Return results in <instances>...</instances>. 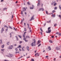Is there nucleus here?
Returning a JSON list of instances; mask_svg holds the SVG:
<instances>
[{
	"label": "nucleus",
	"mask_w": 61,
	"mask_h": 61,
	"mask_svg": "<svg viewBox=\"0 0 61 61\" xmlns=\"http://www.w3.org/2000/svg\"><path fill=\"white\" fill-rule=\"evenodd\" d=\"M36 41H35L34 42H32V43H31V45L32 46H36Z\"/></svg>",
	"instance_id": "obj_1"
},
{
	"label": "nucleus",
	"mask_w": 61,
	"mask_h": 61,
	"mask_svg": "<svg viewBox=\"0 0 61 61\" xmlns=\"http://www.w3.org/2000/svg\"><path fill=\"white\" fill-rule=\"evenodd\" d=\"M13 45H11L9 47H8V49H12L13 48Z\"/></svg>",
	"instance_id": "obj_2"
},
{
	"label": "nucleus",
	"mask_w": 61,
	"mask_h": 61,
	"mask_svg": "<svg viewBox=\"0 0 61 61\" xmlns=\"http://www.w3.org/2000/svg\"><path fill=\"white\" fill-rule=\"evenodd\" d=\"M34 15L32 16L31 18L30 19V21H32V20H34L35 19L34 18Z\"/></svg>",
	"instance_id": "obj_3"
},
{
	"label": "nucleus",
	"mask_w": 61,
	"mask_h": 61,
	"mask_svg": "<svg viewBox=\"0 0 61 61\" xmlns=\"http://www.w3.org/2000/svg\"><path fill=\"white\" fill-rule=\"evenodd\" d=\"M48 31H46L47 33H50L51 32V30L50 29V30H48Z\"/></svg>",
	"instance_id": "obj_4"
},
{
	"label": "nucleus",
	"mask_w": 61,
	"mask_h": 61,
	"mask_svg": "<svg viewBox=\"0 0 61 61\" xmlns=\"http://www.w3.org/2000/svg\"><path fill=\"white\" fill-rule=\"evenodd\" d=\"M56 49L57 50H60V48L59 47H56Z\"/></svg>",
	"instance_id": "obj_5"
},
{
	"label": "nucleus",
	"mask_w": 61,
	"mask_h": 61,
	"mask_svg": "<svg viewBox=\"0 0 61 61\" xmlns=\"http://www.w3.org/2000/svg\"><path fill=\"white\" fill-rule=\"evenodd\" d=\"M23 12H25V11H26V9H25V8L24 7L23 8Z\"/></svg>",
	"instance_id": "obj_6"
},
{
	"label": "nucleus",
	"mask_w": 61,
	"mask_h": 61,
	"mask_svg": "<svg viewBox=\"0 0 61 61\" xmlns=\"http://www.w3.org/2000/svg\"><path fill=\"white\" fill-rule=\"evenodd\" d=\"M28 51H29V47L28 46L26 47Z\"/></svg>",
	"instance_id": "obj_7"
},
{
	"label": "nucleus",
	"mask_w": 61,
	"mask_h": 61,
	"mask_svg": "<svg viewBox=\"0 0 61 61\" xmlns=\"http://www.w3.org/2000/svg\"><path fill=\"white\" fill-rule=\"evenodd\" d=\"M47 50H51V49L50 47L48 46V47Z\"/></svg>",
	"instance_id": "obj_8"
},
{
	"label": "nucleus",
	"mask_w": 61,
	"mask_h": 61,
	"mask_svg": "<svg viewBox=\"0 0 61 61\" xmlns=\"http://www.w3.org/2000/svg\"><path fill=\"white\" fill-rule=\"evenodd\" d=\"M35 56H39V54H38V53H37L35 54Z\"/></svg>",
	"instance_id": "obj_9"
},
{
	"label": "nucleus",
	"mask_w": 61,
	"mask_h": 61,
	"mask_svg": "<svg viewBox=\"0 0 61 61\" xmlns=\"http://www.w3.org/2000/svg\"><path fill=\"white\" fill-rule=\"evenodd\" d=\"M4 28H2L1 30V33H3V32L4 31Z\"/></svg>",
	"instance_id": "obj_10"
},
{
	"label": "nucleus",
	"mask_w": 61,
	"mask_h": 61,
	"mask_svg": "<svg viewBox=\"0 0 61 61\" xmlns=\"http://www.w3.org/2000/svg\"><path fill=\"white\" fill-rule=\"evenodd\" d=\"M12 33H13V32H11V33H10V37H12V34H12Z\"/></svg>",
	"instance_id": "obj_11"
},
{
	"label": "nucleus",
	"mask_w": 61,
	"mask_h": 61,
	"mask_svg": "<svg viewBox=\"0 0 61 61\" xmlns=\"http://www.w3.org/2000/svg\"><path fill=\"white\" fill-rule=\"evenodd\" d=\"M17 48H22V46L21 45L19 46L18 47H17Z\"/></svg>",
	"instance_id": "obj_12"
},
{
	"label": "nucleus",
	"mask_w": 61,
	"mask_h": 61,
	"mask_svg": "<svg viewBox=\"0 0 61 61\" xmlns=\"http://www.w3.org/2000/svg\"><path fill=\"white\" fill-rule=\"evenodd\" d=\"M38 43V44H40V43H41V41H40V40H39L37 42Z\"/></svg>",
	"instance_id": "obj_13"
},
{
	"label": "nucleus",
	"mask_w": 61,
	"mask_h": 61,
	"mask_svg": "<svg viewBox=\"0 0 61 61\" xmlns=\"http://www.w3.org/2000/svg\"><path fill=\"white\" fill-rule=\"evenodd\" d=\"M59 9L61 10V5H59Z\"/></svg>",
	"instance_id": "obj_14"
},
{
	"label": "nucleus",
	"mask_w": 61,
	"mask_h": 61,
	"mask_svg": "<svg viewBox=\"0 0 61 61\" xmlns=\"http://www.w3.org/2000/svg\"><path fill=\"white\" fill-rule=\"evenodd\" d=\"M40 5V2H38V4L37 5V6H39Z\"/></svg>",
	"instance_id": "obj_15"
},
{
	"label": "nucleus",
	"mask_w": 61,
	"mask_h": 61,
	"mask_svg": "<svg viewBox=\"0 0 61 61\" xmlns=\"http://www.w3.org/2000/svg\"><path fill=\"white\" fill-rule=\"evenodd\" d=\"M2 43V40H0V43L1 44Z\"/></svg>",
	"instance_id": "obj_16"
},
{
	"label": "nucleus",
	"mask_w": 61,
	"mask_h": 61,
	"mask_svg": "<svg viewBox=\"0 0 61 61\" xmlns=\"http://www.w3.org/2000/svg\"><path fill=\"white\" fill-rule=\"evenodd\" d=\"M4 46L5 45H3L1 46V47L2 48H4Z\"/></svg>",
	"instance_id": "obj_17"
},
{
	"label": "nucleus",
	"mask_w": 61,
	"mask_h": 61,
	"mask_svg": "<svg viewBox=\"0 0 61 61\" xmlns=\"http://www.w3.org/2000/svg\"><path fill=\"white\" fill-rule=\"evenodd\" d=\"M25 47L23 46L22 49V51H25V50H24V48H25Z\"/></svg>",
	"instance_id": "obj_18"
},
{
	"label": "nucleus",
	"mask_w": 61,
	"mask_h": 61,
	"mask_svg": "<svg viewBox=\"0 0 61 61\" xmlns=\"http://www.w3.org/2000/svg\"><path fill=\"white\" fill-rule=\"evenodd\" d=\"M23 40H24L25 42H27L28 41L27 40H26L25 39H23Z\"/></svg>",
	"instance_id": "obj_19"
},
{
	"label": "nucleus",
	"mask_w": 61,
	"mask_h": 61,
	"mask_svg": "<svg viewBox=\"0 0 61 61\" xmlns=\"http://www.w3.org/2000/svg\"><path fill=\"white\" fill-rule=\"evenodd\" d=\"M52 12H53L52 13V14H53L54 13H55V10H53L52 11Z\"/></svg>",
	"instance_id": "obj_20"
},
{
	"label": "nucleus",
	"mask_w": 61,
	"mask_h": 61,
	"mask_svg": "<svg viewBox=\"0 0 61 61\" xmlns=\"http://www.w3.org/2000/svg\"><path fill=\"white\" fill-rule=\"evenodd\" d=\"M49 42L51 43H53V42L52 41H51V40H50L49 41Z\"/></svg>",
	"instance_id": "obj_21"
},
{
	"label": "nucleus",
	"mask_w": 61,
	"mask_h": 61,
	"mask_svg": "<svg viewBox=\"0 0 61 61\" xmlns=\"http://www.w3.org/2000/svg\"><path fill=\"white\" fill-rule=\"evenodd\" d=\"M4 26L5 27H6L7 28H8V27H7L6 25H4Z\"/></svg>",
	"instance_id": "obj_22"
},
{
	"label": "nucleus",
	"mask_w": 61,
	"mask_h": 61,
	"mask_svg": "<svg viewBox=\"0 0 61 61\" xmlns=\"http://www.w3.org/2000/svg\"><path fill=\"white\" fill-rule=\"evenodd\" d=\"M44 10V8H41V11H43Z\"/></svg>",
	"instance_id": "obj_23"
},
{
	"label": "nucleus",
	"mask_w": 61,
	"mask_h": 61,
	"mask_svg": "<svg viewBox=\"0 0 61 61\" xmlns=\"http://www.w3.org/2000/svg\"><path fill=\"white\" fill-rule=\"evenodd\" d=\"M7 45H9V42H8L7 43Z\"/></svg>",
	"instance_id": "obj_24"
},
{
	"label": "nucleus",
	"mask_w": 61,
	"mask_h": 61,
	"mask_svg": "<svg viewBox=\"0 0 61 61\" xmlns=\"http://www.w3.org/2000/svg\"><path fill=\"white\" fill-rule=\"evenodd\" d=\"M26 37H27V38H30V37H29V36H26Z\"/></svg>",
	"instance_id": "obj_25"
},
{
	"label": "nucleus",
	"mask_w": 61,
	"mask_h": 61,
	"mask_svg": "<svg viewBox=\"0 0 61 61\" xmlns=\"http://www.w3.org/2000/svg\"><path fill=\"white\" fill-rule=\"evenodd\" d=\"M52 16L53 17H55L56 16V15H54V14L52 15Z\"/></svg>",
	"instance_id": "obj_26"
},
{
	"label": "nucleus",
	"mask_w": 61,
	"mask_h": 61,
	"mask_svg": "<svg viewBox=\"0 0 61 61\" xmlns=\"http://www.w3.org/2000/svg\"><path fill=\"white\" fill-rule=\"evenodd\" d=\"M54 10H56V9H57V7H55L54 8Z\"/></svg>",
	"instance_id": "obj_27"
},
{
	"label": "nucleus",
	"mask_w": 61,
	"mask_h": 61,
	"mask_svg": "<svg viewBox=\"0 0 61 61\" xmlns=\"http://www.w3.org/2000/svg\"><path fill=\"white\" fill-rule=\"evenodd\" d=\"M27 4L28 5H30V3H29V2H27Z\"/></svg>",
	"instance_id": "obj_28"
},
{
	"label": "nucleus",
	"mask_w": 61,
	"mask_h": 61,
	"mask_svg": "<svg viewBox=\"0 0 61 61\" xmlns=\"http://www.w3.org/2000/svg\"><path fill=\"white\" fill-rule=\"evenodd\" d=\"M56 25H57V24H56V23L54 25V26H56Z\"/></svg>",
	"instance_id": "obj_29"
},
{
	"label": "nucleus",
	"mask_w": 61,
	"mask_h": 61,
	"mask_svg": "<svg viewBox=\"0 0 61 61\" xmlns=\"http://www.w3.org/2000/svg\"><path fill=\"white\" fill-rule=\"evenodd\" d=\"M15 50H16V51H18V49H17V48H15Z\"/></svg>",
	"instance_id": "obj_30"
},
{
	"label": "nucleus",
	"mask_w": 61,
	"mask_h": 61,
	"mask_svg": "<svg viewBox=\"0 0 61 61\" xmlns=\"http://www.w3.org/2000/svg\"><path fill=\"white\" fill-rule=\"evenodd\" d=\"M27 25H28V28H29V24H28V23L27 24Z\"/></svg>",
	"instance_id": "obj_31"
},
{
	"label": "nucleus",
	"mask_w": 61,
	"mask_h": 61,
	"mask_svg": "<svg viewBox=\"0 0 61 61\" xmlns=\"http://www.w3.org/2000/svg\"><path fill=\"white\" fill-rule=\"evenodd\" d=\"M7 9V8H5L3 9L4 10H5Z\"/></svg>",
	"instance_id": "obj_32"
},
{
	"label": "nucleus",
	"mask_w": 61,
	"mask_h": 61,
	"mask_svg": "<svg viewBox=\"0 0 61 61\" xmlns=\"http://www.w3.org/2000/svg\"><path fill=\"white\" fill-rule=\"evenodd\" d=\"M59 17H60V18L61 19V15H59Z\"/></svg>",
	"instance_id": "obj_33"
},
{
	"label": "nucleus",
	"mask_w": 61,
	"mask_h": 61,
	"mask_svg": "<svg viewBox=\"0 0 61 61\" xmlns=\"http://www.w3.org/2000/svg\"><path fill=\"white\" fill-rule=\"evenodd\" d=\"M31 61H35V60H34V59H31Z\"/></svg>",
	"instance_id": "obj_34"
},
{
	"label": "nucleus",
	"mask_w": 61,
	"mask_h": 61,
	"mask_svg": "<svg viewBox=\"0 0 61 61\" xmlns=\"http://www.w3.org/2000/svg\"><path fill=\"white\" fill-rule=\"evenodd\" d=\"M17 53H19V51H18V52L16 51L15 52V54H17Z\"/></svg>",
	"instance_id": "obj_35"
},
{
	"label": "nucleus",
	"mask_w": 61,
	"mask_h": 61,
	"mask_svg": "<svg viewBox=\"0 0 61 61\" xmlns=\"http://www.w3.org/2000/svg\"><path fill=\"white\" fill-rule=\"evenodd\" d=\"M24 31H26V29L25 28L24 29Z\"/></svg>",
	"instance_id": "obj_36"
},
{
	"label": "nucleus",
	"mask_w": 61,
	"mask_h": 61,
	"mask_svg": "<svg viewBox=\"0 0 61 61\" xmlns=\"http://www.w3.org/2000/svg\"><path fill=\"white\" fill-rule=\"evenodd\" d=\"M58 35H59V36H61V33H60V34H59Z\"/></svg>",
	"instance_id": "obj_37"
},
{
	"label": "nucleus",
	"mask_w": 61,
	"mask_h": 61,
	"mask_svg": "<svg viewBox=\"0 0 61 61\" xmlns=\"http://www.w3.org/2000/svg\"><path fill=\"white\" fill-rule=\"evenodd\" d=\"M50 29V27H49L48 28V30H49Z\"/></svg>",
	"instance_id": "obj_38"
},
{
	"label": "nucleus",
	"mask_w": 61,
	"mask_h": 61,
	"mask_svg": "<svg viewBox=\"0 0 61 61\" xmlns=\"http://www.w3.org/2000/svg\"><path fill=\"white\" fill-rule=\"evenodd\" d=\"M56 5V3H55V4H54V6H55V5Z\"/></svg>",
	"instance_id": "obj_39"
},
{
	"label": "nucleus",
	"mask_w": 61,
	"mask_h": 61,
	"mask_svg": "<svg viewBox=\"0 0 61 61\" xmlns=\"http://www.w3.org/2000/svg\"><path fill=\"white\" fill-rule=\"evenodd\" d=\"M7 30H8V29H6V32H7Z\"/></svg>",
	"instance_id": "obj_40"
},
{
	"label": "nucleus",
	"mask_w": 61,
	"mask_h": 61,
	"mask_svg": "<svg viewBox=\"0 0 61 61\" xmlns=\"http://www.w3.org/2000/svg\"><path fill=\"white\" fill-rule=\"evenodd\" d=\"M10 57H12L13 56V55L12 54H10Z\"/></svg>",
	"instance_id": "obj_41"
},
{
	"label": "nucleus",
	"mask_w": 61,
	"mask_h": 61,
	"mask_svg": "<svg viewBox=\"0 0 61 61\" xmlns=\"http://www.w3.org/2000/svg\"><path fill=\"white\" fill-rule=\"evenodd\" d=\"M30 9H33V8L32 7H30Z\"/></svg>",
	"instance_id": "obj_42"
},
{
	"label": "nucleus",
	"mask_w": 61,
	"mask_h": 61,
	"mask_svg": "<svg viewBox=\"0 0 61 61\" xmlns=\"http://www.w3.org/2000/svg\"><path fill=\"white\" fill-rule=\"evenodd\" d=\"M1 51H3V52L4 51V50H5V49H2L1 50Z\"/></svg>",
	"instance_id": "obj_43"
},
{
	"label": "nucleus",
	"mask_w": 61,
	"mask_h": 61,
	"mask_svg": "<svg viewBox=\"0 0 61 61\" xmlns=\"http://www.w3.org/2000/svg\"><path fill=\"white\" fill-rule=\"evenodd\" d=\"M18 36H19V37H20V38H21V36L19 35H18Z\"/></svg>",
	"instance_id": "obj_44"
},
{
	"label": "nucleus",
	"mask_w": 61,
	"mask_h": 61,
	"mask_svg": "<svg viewBox=\"0 0 61 61\" xmlns=\"http://www.w3.org/2000/svg\"><path fill=\"white\" fill-rule=\"evenodd\" d=\"M41 31V32H43V30H42V29L41 28L40 29Z\"/></svg>",
	"instance_id": "obj_45"
},
{
	"label": "nucleus",
	"mask_w": 61,
	"mask_h": 61,
	"mask_svg": "<svg viewBox=\"0 0 61 61\" xmlns=\"http://www.w3.org/2000/svg\"><path fill=\"white\" fill-rule=\"evenodd\" d=\"M22 43V41H20V44H21Z\"/></svg>",
	"instance_id": "obj_46"
},
{
	"label": "nucleus",
	"mask_w": 61,
	"mask_h": 61,
	"mask_svg": "<svg viewBox=\"0 0 61 61\" xmlns=\"http://www.w3.org/2000/svg\"><path fill=\"white\" fill-rule=\"evenodd\" d=\"M41 44H40L38 46V47H39V46H41Z\"/></svg>",
	"instance_id": "obj_47"
},
{
	"label": "nucleus",
	"mask_w": 61,
	"mask_h": 61,
	"mask_svg": "<svg viewBox=\"0 0 61 61\" xmlns=\"http://www.w3.org/2000/svg\"><path fill=\"white\" fill-rule=\"evenodd\" d=\"M59 32H57L56 33V34L58 35V34H59Z\"/></svg>",
	"instance_id": "obj_48"
},
{
	"label": "nucleus",
	"mask_w": 61,
	"mask_h": 61,
	"mask_svg": "<svg viewBox=\"0 0 61 61\" xmlns=\"http://www.w3.org/2000/svg\"><path fill=\"white\" fill-rule=\"evenodd\" d=\"M46 14H48V11H46Z\"/></svg>",
	"instance_id": "obj_49"
},
{
	"label": "nucleus",
	"mask_w": 61,
	"mask_h": 61,
	"mask_svg": "<svg viewBox=\"0 0 61 61\" xmlns=\"http://www.w3.org/2000/svg\"><path fill=\"white\" fill-rule=\"evenodd\" d=\"M46 25V23H45L44 24V26H45Z\"/></svg>",
	"instance_id": "obj_50"
},
{
	"label": "nucleus",
	"mask_w": 61,
	"mask_h": 61,
	"mask_svg": "<svg viewBox=\"0 0 61 61\" xmlns=\"http://www.w3.org/2000/svg\"><path fill=\"white\" fill-rule=\"evenodd\" d=\"M25 34H24L23 35V37H25Z\"/></svg>",
	"instance_id": "obj_51"
},
{
	"label": "nucleus",
	"mask_w": 61,
	"mask_h": 61,
	"mask_svg": "<svg viewBox=\"0 0 61 61\" xmlns=\"http://www.w3.org/2000/svg\"><path fill=\"white\" fill-rule=\"evenodd\" d=\"M23 57V56H21L20 58H22V57Z\"/></svg>",
	"instance_id": "obj_52"
},
{
	"label": "nucleus",
	"mask_w": 61,
	"mask_h": 61,
	"mask_svg": "<svg viewBox=\"0 0 61 61\" xmlns=\"http://www.w3.org/2000/svg\"><path fill=\"white\" fill-rule=\"evenodd\" d=\"M55 2H56V1H54L52 3L54 4L55 3Z\"/></svg>",
	"instance_id": "obj_53"
},
{
	"label": "nucleus",
	"mask_w": 61,
	"mask_h": 61,
	"mask_svg": "<svg viewBox=\"0 0 61 61\" xmlns=\"http://www.w3.org/2000/svg\"><path fill=\"white\" fill-rule=\"evenodd\" d=\"M13 16H14V15H12V17H11L12 18H13Z\"/></svg>",
	"instance_id": "obj_54"
},
{
	"label": "nucleus",
	"mask_w": 61,
	"mask_h": 61,
	"mask_svg": "<svg viewBox=\"0 0 61 61\" xmlns=\"http://www.w3.org/2000/svg\"><path fill=\"white\" fill-rule=\"evenodd\" d=\"M41 9L40 8L39 10V11H41Z\"/></svg>",
	"instance_id": "obj_55"
},
{
	"label": "nucleus",
	"mask_w": 61,
	"mask_h": 61,
	"mask_svg": "<svg viewBox=\"0 0 61 61\" xmlns=\"http://www.w3.org/2000/svg\"><path fill=\"white\" fill-rule=\"evenodd\" d=\"M21 14H22V15L23 14V12L22 11H21Z\"/></svg>",
	"instance_id": "obj_56"
},
{
	"label": "nucleus",
	"mask_w": 61,
	"mask_h": 61,
	"mask_svg": "<svg viewBox=\"0 0 61 61\" xmlns=\"http://www.w3.org/2000/svg\"><path fill=\"white\" fill-rule=\"evenodd\" d=\"M54 37V36H51V38H53V37Z\"/></svg>",
	"instance_id": "obj_57"
},
{
	"label": "nucleus",
	"mask_w": 61,
	"mask_h": 61,
	"mask_svg": "<svg viewBox=\"0 0 61 61\" xmlns=\"http://www.w3.org/2000/svg\"><path fill=\"white\" fill-rule=\"evenodd\" d=\"M19 50L20 51H21V49L20 48L19 49Z\"/></svg>",
	"instance_id": "obj_58"
},
{
	"label": "nucleus",
	"mask_w": 61,
	"mask_h": 61,
	"mask_svg": "<svg viewBox=\"0 0 61 61\" xmlns=\"http://www.w3.org/2000/svg\"><path fill=\"white\" fill-rule=\"evenodd\" d=\"M49 23H50L51 22V20H49Z\"/></svg>",
	"instance_id": "obj_59"
},
{
	"label": "nucleus",
	"mask_w": 61,
	"mask_h": 61,
	"mask_svg": "<svg viewBox=\"0 0 61 61\" xmlns=\"http://www.w3.org/2000/svg\"><path fill=\"white\" fill-rule=\"evenodd\" d=\"M15 37H16V39H18V37L17 36H15Z\"/></svg>",
	"instance_id": "obj_60"
},
{
	"label": "nucleus",
	"mask_w": 61,
	"mask_h": 61,
	"mask_svg": "<svg viewBox=\"0 0 61 61\" xmlns=\"http://www.w3.org/2000/svg\"><path fill=\"white\" fill-rule=\"evenodd\" d=\"M4 1V0H1V2H3Z\"/></svg>",
	"instance_id": "obj_61"
},
{
	"label": "nucleus",
	"mask_w": 61,
	"mask_h": 61,
	"mask_svg": "<svg viewBox=\"0 0 61 61\" xmlns=\"http://www.w3.org/2000/svg\"><path fill=\"white\" fill-rule=\"evenodd\" d=\"M9 27L10 28H11V29H12V28H11V27H10V26H9Z\"/></svg>",
	"instance_id": "obj_62"
},
{
	"label": "nucleus",
	"mask_w": 61,
	"mask_h": 61,
	"mask_svg": "<svg viewBox=\"0 0 61 61\" xmlns=\"http://www.w3.org/2000/svg\"><path fill=\"white\" fill-rule=\"evenodd\" d=\"M17 46V45L16 44H14V46Z\"/></svg>",
	"instance_id": "obj_63"
},
{
	"label": "nucleus",
	"mask_w": 61,
	"mask_h": 61,
	"mask_svg": "<svg viewBox=\"0 0 61 61\" xmlns=\"http://www.w3.org/2000/svg\"><path fill=\"white\" fill-rule=\"evenodd\" d=\"M25 15H26V12H25Z\"/></svg>",
	"instance_id": "obj_64"
}]
</instances>
